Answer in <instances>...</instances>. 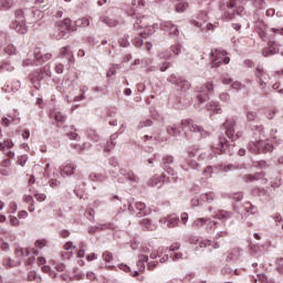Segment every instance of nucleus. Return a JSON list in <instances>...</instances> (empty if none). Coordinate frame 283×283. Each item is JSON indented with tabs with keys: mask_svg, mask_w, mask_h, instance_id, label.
<instances>
[{
	"mask_svg": "<svg viewBox=\"0 0 283 283\" xmlns=\"http://www.w3.org/2000/svg\"><path fill=\"white\" fill-rule=\"evenodd\" d=\"M209 222L207 218H198L191 223V229H200V227H205Z\"/></svg>",
	"mask_w": 283,
	"mask_h": 283,
	"instance_id": "obj_21",
	"label": "nucleus"
},
{
	"mask_svg": "<svg viewBox=\"0 0 283 283\" xmlns=\"http://www.w3.org/2000/svg\"><path fill=\"white\" fill-rule=\"evenodd\" d=\"M213 174V167L208 166L205 170H203V176H206V178H211Z\"/></svg>",
	"mask_w": 283,
	"mask_h": 283,
	"instance_id": "obj_50",
	"label": "nucleus"
},
{
	"mask_svg": "<svg viewBox=\"0 0 283 283\" xmlns=\"http://www.w3.org/2000/svg\"><path fill=\"white\" fill-rule=\"evenodd\" d=\"M25 19L28 23L33 25H41V19H43V11L36 10H18L15 11V20L12 24L13 30L18 32V34H27L28 33V25H25Z\"/></svg>",
	"mask_w": 283,
	"mask_h": 283,
	"instance_id": "obj_1",
	"label": "nucleus"
},
{
	"mask_svg": "<svg viewBox=\"0 0 283 283\" xmlns=\"http://www.w3.org/2000/svg\"><path fill=\"white\" fill-rule=\"evenodd\" d=\"M181 128L186 132H192L193 134H196L197 138H207V136H209V133L206 132L202 127L191 123L188 119L181 120Z\"/></svg>",
	"mask_w": 283,
	"mask_h": 283,
	"instance_id": "obj_8",
	"label": "nucleus"
},
{
	"mask_svg": "<svg viewBox=\"0 0 283 283\" xmlns=\"http://www.w3.org/2000/svg\"><path fill=\"white\" fill-rule=\"evenodd\" d=\"M60 54L70 59V56H72V51H70V48L64 46L61 49Z\"/></svg>",
	"mask_w": 283,
	"mask_h": 283,
	"instance_id": "obj_41",
	"label": "nucleus"
},
{
	"mask_svg": "<svg viewBox=\"0 0 283 283\" xmlns=\"http://www.w3.org/2000/svg\"><path fill=\"white\" fill-rule=\"evenodd\" d=\"M19 261H12V259H4L3 266H9V269H12V266H19Z\"/></svg>",
	"mask_w": 283,
	"mask_h": 283,
	"instance_id": "obj_33",
	"label": "nucleus"
},
{
	"mask_svg": "<svg viewBox=\"0 0 283 283\" xmlns=\"http://www.w3.org/2000/svg\"><path fill=\"white\" fill-rule=\"evenodd\" d=\"M213 94V82H206L201 86L197 87V98L199 103L209 101V96Z\"/></svg>",
	"mask_w": 283,
	"mask_h": 283,
	"instance_id": "obj_7",
	"label": "nucleus"
},
{
	"mask_svg": "<svg viewBox=\"0 0 283 283\" xmlns=\"http://www.w3.org/2000/svg\"><path fill=\"white\" fill-rule=\"evenodd\" d=\"M217 218H218L219 220H227V218H231V212L221 210V211H219V213L217 214Z\"/></svg>",
	"mask_w": 283,
	"mask_h": 283,
	"instance_id": "obj_35",
	"label": "nucleus"
},
{
	"mask_svg": "<svg viewBox=\"0 0 283 283\" xmlns=\"http://www.w3.org/2000/svg\"><path fill=\"white\" fill-rule=\"evenodd\" d=\"M75 28H87L90 25V19L88 18H80L74 21Z\"/></svg>",
	"mask_w": 283,
	"mask_h": 283,
	"instance_id": "obj_23",
	"label": "nucleus"
},
{
	"mask_svg": "<svg viewBox=\"0 0 283 283\" xmlns=\"http://www.w3.org/2000/svg\"><path fill=\"white\" fill-rule=\"evenodd\" d=\"M10 165H11L10 159H4L1 163V167H2L1 171H2L3 176H8V174H9L8 169L10 168Z\"/></svg>",
	"mask_w": 283,
	"mask_h": 283,
	"instance_id": "obj_27",
	"label": "nucleus"
},
{
	"mask_svg": "<svg viewBox=\"0 0 283 283\" xmlns=\"http://www.w3.org/2000/svg\"><path fill=\"white\" fill-rule=\"evenodd\" d=\"M172 25H174V24H172L171 22H169V21H164V22H161V24H160V29L164 30V32H169V31L171 30Z\"/></svg>",
	"mask_w": 283,
	"mask_h": 283,
	"instance_id": "obj_36",
	"label": "nucleus"
},
{
	"mask_svg": "<svg viewBox=\"0 0 283 283\" xmlns=\"http://www.w3.org/2000/svg\"><path fill=\"white\" fill-rule=\"evenodd\" d=\"M52 59L51 53H42L41 49H35L33 52V57H28L23 61V65H39V63H45V61H50Z\"/></svg>",
	"mask_w": 283,
	"mask_h": 283,
	"instance_id": "obj_6",
	"label": "nucleus"
},
{
	"mask_svg": "<svg viewBox=\"0 0 283 283\" xmlns=\"http://www.w3.org/2000/svg\"><path fill=\"white\" fill-rule=\"evenodd\" d=\"M59 28H64V30H69V32H76V24H74L70 18L60 22Z\"/></svg>",
	"mask_w": 283,
	"mask_h": 283,
	"instance_id": "obj_17",
	"label": "nucleus"
},
{
	"mask_svg": "<svg viewBox=\"0 0 283 283\" xmlns=\"http://www.w3.org/2000/svg\"><path fill=\"white\" fill-rule=\"evenodd\" d=\"M268 50H270V54H277L280 52V48H277V44H271Z\"/></svg>",
	"mask_w": 283,
	"mask_h": 283,
	"instance_id": "obj_52",
	"label": "nucleus"
},
{
	"mask_svg": "<svg viewBox=\"0 0 283 283\" xmlns=\"http://www.w3.org/2000/svg\"><path fill=\"white\" fill-rule=\"evenodd\" d=\"M176 84L181 88V90H189V87H191V84H189V82L185 81V80H177Z\"/></svg>",
	"mask_w": 283,
	"mask_h": 283,
	"instance_id": "obj_31",
	"label": "nucleus"
},
{
	"mask_svg": "<svg viewBox=\"0 0 283 283\" xmlns=\"http://www.w3.org/2000/svg\"><path fill=\"white\" fill-rule=\"evenodd\" d=\"M142 226L146 231H154L156 230V222L151 221L150 219L142 220Z\"/></svg>",
	"mask_w": 283,
	"mask_h": 283,
	"instance_id": "obj_20",
	"label": "nucleus"
},
{
	"mask_svg": "<svg viewBox=\"0 0 283 283\" xmlns=\"http://www.w3.org/2000/svg\"><path fill=\"white\" fill-rule=\"evenodd\" d=\"M216 28H218V24L208 23L206 27L202 24L201 30L203 32H210V30H216Z\"/></svg>",
	"mask_w": 283,
	"mask_h": 283,
	"instance_id": "obj_43",
	"label": "nucleus"
},
{
	"mask_svg": "<svg viewBox=\"0 0 283 283\" xmlns=\"http://www.w3.org/2000/svg\"><path fill=\"white\" fill-rule=\"evenodd\" d=\"M209 158H213V156H209L207 153H203L197 148H189L187 151L186 160L190 167H192V169H196L198 167V163L201 160H208Z\"/></svg>",
	"mask_w": 283,
	"mask_h": 283,
	"instance_id": "obj_4",
	"label": "nucleus"
},
{
	"mask_svg": "<svg viewBox=\"0 0 283 283\" xmlns=\"http://www.w3.org/2000/svg\"><path fill=\"white\" fill-rule=\"evenodd\" d=\"M156 266H158V261H150L147 263L148 271H154V269H156Z\"/></svg>",
	"mask_w": 283,
	"mask_h": 283,
	"instance_id": "obj_62",
	"label": "nucleus"
},
{
	"mask_svg": "<svg viewBox=\"0 0 283 283\" xmlns=\"http://www.w3.org/2000/svg\"><path fill=\"white\" fill-rule=\"evenodd\" d=\"M102 258H103L104 262L109 263V262H112V260H114V254H112V252H109V251H105L102 254Z\"/></svg>",
	"mask_w": 283,
	"mask_h": 283,
	"instance_id": "obj_34",
	"label": "nucleus"
},
{
	"mask_svg": "<svg viewBox=\"0 0 283 283\" xmlns=\"http://www.w3.org/2000/svg\"><path fill=\"white\" fill-rule=\"evenodd\" d=\"M76 167L73 164H64L61 166L60 171L61 176L65 178V176H73Z\"/></svg>",
	"mask_w": 283,
	"mask_h": 283,
	"instance_id": "obj_16",
	"label": "nucleus"
},
{
	"mask_svg": "<svg viewBox=\"0 0 283 283\" xmlns=\"http://www.w3.org/2000/svg\"><path fill=\"white\" fill-rule=\"evenodd\" d=\"M211 55V67H220V65H229L231 59L227 56V52L222 49H214L210 53Z\"/></svg>",
	"mask_w": 283,
	"mask_h": 283,
	"instance_id": "obj_5",
	"label": "nucleus"
},
{
	"mask_svg": "<svg viewBox=\"0 0 283 283\" xmlns=\"http://www.w3.org/2000/svg\"><path fill=\"white\" fill-rule=\"evenodd\" d=\"M17 255H22V258H28L30 255V250L28 248L18 249Z\"/></svg>",
	"mask_w": 283,
	"mask_h": 283,
	"instance_id": "obj_37",
	"label": "nucleus"
},
{
	"mask_svg": "<svg viewBox=\"0 0 283 283\" xmlns=\"http://www.w3.org/2000/svg\"><path fill=\"white\" fill-rule=\"evenodd\" d=\"M235 120L228 119L224 123L226 136L231 140L230 143L227 139H221L219 145L214 147L217 151L221 154H229L230 156L235 153V140L242 136V133L235 134Z\"/></svg>",
	"mask_w": 283,
	"mask_h": 283,
	"instance_id": "obj_2",
	"label": "nucleus"
},
{
	"mask_svg": "<svg viewBox=\"0 0 283 283\" xmlns=\"http://www.w3.org/2000/svg\"><path fill=\"white\" fill-rule=\"evenodd\" d=\"M104 23H106V25H108L109 28H115V25H118V21L114 20V19H109L106 18L103 20Z\"/></svg>",
	"mask_w": 283,
	"mask_h": 283,
	"instance_id": "obj_42",
	"label": "nucleus"
},
{
	"mask_svg": "<svg viewBox=\"0 0 283 283\" xmlns=\"http://www.w3.org/2000/svg\"><path fill=\"white\" fill-rule=\"evenodd\" d=\"M256 78H259V81H266V73H264V70L256 69Z\"/></svg>",
	"mask_w": 283,
	"mask_h": 283,
	"instance_id": "obj_40",
	"label": "nucleus"
},
{
	"mask_svg": "<svg viewBox=\"0 0 283 283\" xmlns=\"http://www.w3.org/2000/svg\"><path fill=\"white\" fill-rule=\"evenodd\" d=\"M48 196H45V193H35V199L38 200V202H45Z\"/></svg>",
	"mask_w": 283,
	"mask_h": 283,
	"instance_id": "obj_61",
	"label": "nucleus"
},
{
	"mask_svg": "<svg viewBox=\"0 0 283 283\" xmlns=\"http://www.w3.org/2000/svg\"><path fill=\"white\" fill-rule=\"evenodd\" d=\"M213 200H216V193L207 192L202 193L200 196V199H192L191 205L192 207H200V205H202L203 202H213Z\"/></svg>",
	"mask_w": 283,
	"mask_h": 283,
	"instance_id": "obj_14",
	"label": "nucleus"
},
{
	"mask_svg": "<svg viewBox=\"0 0 283 283\" xmlns=\"http://www.w3.org/2000/svg\"><path fill=\"white\" fill-rule=\"evenodd\" d=\"M266 30L268 28L264 24H261V28H259V34L263 41H266Z\"/></svg>",
	"mask_w": 283,
	"mask_h": 283,
	"instance_id": "obj_39",
	"label": "nucleus"
},
{
	"mask_svg": "<svg viewBox=\"0 0 283 283\" xmlns=\"http://www.w3.org/2000/svg\"><path fill=\"white\" fill-rule=\"evenodd\" d=\"M189 8V3L187 2H178L176 3V12H185Z\"/></svg>",
	"mask_w": 283,
	"mask_h": 283,
	"instance_id": "obj_32",
	"label": "nucleus"
},
{
	"mask_svg": "<svg viewBox=\"0 0 283 283\" xmlns=\"http://www.w3.org/2000/svg\"><path fill=\"white\" fill-rule=\"evenodd\" d=\"M46 245H48V241H45V239H40L35 241V247H38V249H44V247Z\"/></svg>",
	"mask_w": 283,
	"mask_h": 283,
	"instance_id": "obj_49",
	"label": "nucleus"
},
{
	"mask_svg": "<svg viewBox=\"0 0 283 283\" xmlns=\"http://www.w3.org/2000/svg\"><path fill=\"white\" fill-rule=\"evenodd\" d=\"M50 118H53V120H55L56 123H64L65 122V117L63 116V113H61L59 111H53L50 114Z\"/></svg>",
	"mask_w": 283,
	"mask_h": 283,
	"instance_id": "obj_22",
	"label": "nucleus"
},
{
	"mask_svg": "<svg viewBox=\"0 0 283 283\" xmlns=\"http://www.w3.org/2000/svg\"><path fill=\"white\" fill-rule=\"evenodd\" d=\"M209 112H213V114H222V108H220V104L212 102L208 106Z\"/></svg>",
	"mask_w": 283,
	"mask_h": 283,
	"instance_id": "obj_24",
	"label": "nucleus"
},
{
	"mask_svg": "<svg viewBox=\"0 0 283 283\" xmlns=\"http://www.w3.org/2000/svg\"><path fill=\"white\" fill-rule=\"evenodd\" d=\"M170 165H174V157L171 155L164 156L161 167L167 171L168 176H170L168 178H170L171 180H177L178 175L170 167Z\"/></svg>",
	"mask_w": 283,
	"mask_h": 283,
	"instance_id": "obj_11",
	"label": "nucleus"
},
{
	"mask_svg": "<svg viewBox=\"0 0 283 283\" xmlns=\"http://www.w3.org/2000/svg\"><path fill=\"white\" fill-rule=\"evenodd\" d=\"M64 249L65 251H71V253H74V251H76V247H74V243L72 242H66L64 244Z\"/></svg>",
	"mask_w": 283,
	"mask_h": 283,
	"instance_id": "obj_47",
	"label": "nucleus"
},
{
	"mask_svg": "<svg viewBox=\"0 0 283 283\" xmlns=\"http://www.w3.org/2000/svg\"><path fill=\"white\" fill-rule=\"evenodd\" d=\"M258 280L260 283H275V281L269 280L264 274H258Z\"/></svg>",
	"mask_w": 283,
	"mask_h": 283,
	"instance_id": "obj_38",
	"label": "nucleus"
},
{
	"mask_svg": "<svg viewBox=\"0 0 283 283\" xmlns=\"http://www.w3.org/2000/svg\"><path fill=\"white\" fill-rule=\"evenodd\" d=\"M198 20L193 21V25H196L197 28H202L203 23H206V21L209 20V15H207V11H201L198 15H197Z\"/></svg>",
	"mask_w": 283,
	"mask_h": 283,
	"instance_id": "obj_19",
	"label": "nucleus"
},
{
	"mask_svg": "<svg viewBox=\"0 0 283 283\" xmlns=\"http://www.w3.org/2000/svg\"><path fill=\"white\" fill-rule=\"evenodd\" d=\"M67 137L70 138V140H81V137L75 132L69 133Z\"/></svg>",
	"mask_w": 283,
	"mask_h": 283,
	"instance_id": "obj_60",
	"label": "nucleus"
},
{
	"mask_svg": "<svg viewBox=\"0 0 283 283\" xmlns=\"http://www.w3.org/2000/svg\"><path fill=\"white\" fill-rule=\"evenodd\" d=\"M133 8L134 12L130 13V15L133 17V19H136L135 28H138L136 25H140L143 30L142 32H139L140 36H151V34L156 32L158 24L147 25V19H140V12H143L145 8V0H133Z\"/></svg>",
	"mask_w": 283,
	"mask_h": 283,
	"instance_id": "obj_3",
	"label": "nucleus"
},
{
	"mask_svg": "<svg viewBox=\"0 0 283 283\" xmlns=\"http://www.w3.org/2000/svg\"><path fill=\"white\" fill-rule=\"evenodd\" d=\"M243 10L242 7L237 6L235 1H230L228 3V11L222 14L221 19H223V21H231V19H234L235 14H242Z\"/></svg>",
	"mask_w": 283,
	"mask_h": 283,
	"instance_id": "obj_10",
	"label": "nucleus"
},
{
	"mask_svg": "<svg viewBox=\"0 0 283 283\" xmlns=\"http://www.w3.org/2000/svg\"><path fill=\"white\" fill-rule=\"evenodd\" d=\"M54 39H56L57 41H61V39H63V36H65V31L63 30H57L53 33Z\"/></svg>",
	"mask_w": 283,
	"mask_h": 283,
	"instance_id": "obj_46",
	"label": "nucleus"
},
{
	"mask_svg": "<svg viewBox=\"0 0 283 283\" xmlns=\"http://www.w3.org/2000/svg\"><path fill=\"white\" fill-rule=\"evenodd\" d=\"M159 222L164 227H168V229H174L175 227H178V224L180 223V218L176 216L164 217L159 220Z\"/></svg>",
	"mask_w": 283,
	"mask_h": 283,
	"instance_id": "obj_15",
	"label": "nucleus"
},
{
	"mask_svg": "<svg viewBox=\"0 0 283 283\" xmlns=\"http://www.w3.org/2000/svg\"><path fill=\"white\" fill-rule=\"evenodd\" d=\"M129 211L136 213L137 218H143L147 216V206L144 202L137 201L135 203H129Z\"/></svg>",
	"mask_w": 283,
	"mask_h": 283,
	"instance_id": "obj_12",
	"label": "nucleus"
},
{
	"mask_svg": "<svg viewBox=\"0 0 283 283\" xmlns=\"http://www.w3.org/2000/svg\"><path fill=\"white\" fill-rule=\"evenodd\" d=\"M0 10H10V2L8 0L0 1Z\"/></svg>",
	"mask_w": 283,
	"mask_h": 283,
	"instance_id": "obj_54",
	"label": "nucleus"
},
{
	"mask_svg": "<svg viewBox=\"0 0 283 283\" xmlns=\"http://www.w3.org/2000/svg\"><path fill=\"white\" fill-rule=\"evenodd\" d=\"M168 32H169V34H171V36H178V34H180L178 27H176L175 24H172V27L170 28V31H168Z\"/></svg>",
	"mask_w": 283,
	"mask_h": 283,
	"instance_id": "obj_53",
	"label": "nucleus"
},
{
	"mask_svg": "<svg viewBox=\"0 0 283 283\" xmlns=\"http://www.w3.org/2000/svg\"><path fill=\"white\" fill-rule=\"evenodd\" d=\"M220 101H222V103H227L228 101H230L231 96H229V93H221L219 95Z\"/></svg>",
	"mask_w": 283,
	"mask_h": 283,
	"instance_id": "obj_59",
	"label": "nucleus"
},
{
	"mask_svg": "<svg viewBox=\"0 0 283 283\" xmlns=\"http://www.w3.org/2000/svg\"><path fill=\"white\" fill-rule=\"evenodd\" d=\"M28 280H30V282H36V283L42 282L41 276L36 275V272L34 271L29 272Z\"/></svg>",
	"mask_w": 283,
	"mask_h": 283,
	"instance_id": "obj_28",
	"label": "nucleus"
},
{
	"mask_svg": "<svg viewBox=\"0 0 283 283\" xmlns=\"http://www.w3.org/2000/svg\"><path fill=\"white\" fill-rule=\"evenodd\" d=\"M170 52H172V54H175V56H178V54H180V52H181L180 44L171 45Z\"/></svg>",
	"mask_w": 283,
	"mask_h": 283,
	"instance_id": "obj_45",
	"label": "nucleus"
},
{
	"mask_svg": "<svg viewBox=\"0 0 283 283\" xmlns=\"http://www.w3.org/2000/svg\"><path fill=\"white\" fill-rule=\"evenodd\" d=\"M90 180H92L93 182H96V181L103 182V180H105V176L92 172L90 175Z\"/></svg>",
	"mask_w": 283,
	"mask_h": 283,
	"instance_id": "obj_29",
	"label": "nucleus"
},
{
	"mask_svg": "<svg viewBox=\"0 0 283 283\" xmlns=\"http://www.w3.org/2000/svg\"><path fill=\"white\" fill-rule=\"evenodd\" d=\"M249 149L252 154H262L273 151V145L269 144V142L259 140L255 143L249 144Z\"/></svg>",
	"mask_w": 283,
	"mask_h": 283,
	"instance_id": "obj_9",
	"label": "nucleus"
},
{
	"mask_svg": "<svg viewBox=\"0 0 283 283\" xmlns=\"http://www.w3.org/2000/svg\"><path fill=\"white\" fill-rule=\"evenodd\" d=\"M276 269H277L279 273H283V259L277 260Z\"/></svg>",
	"mask_w": 283,
	"mask_h": 283,
	"instance_id": "obj_64",
	"label": "nucleus"
},
{
	"mask_svg": "<svg viewBox=\"0 0 283 283\" xmlns=\"http://www.w3.org/2000/svg\"><path fill=\"white\" fill-rule=\"evenodd\" d=\"M17 209H18L17 202H11L9 205V213H17Z\"/></svg>",
	"mask_w": 283,
	"mask_h": 283,
	"instance_id": "obj_63",
	"label": "nucleus"
},
{
	"mask_svg": "<svg viewBox=\"0 0 283 283\" xmlns=\"http://www.w3.org/2000/svg\"><path fill=\"white\" fill-rule=\"evenodd\" d=\"M233 78H231L229 75H223L222 76V84L223 85H232Z\"/></svg>",
	"mask_w": 283,
	"mask_h": 283,
	"instance_id": "obj_51",
	"label": "nucleus"
},
{
	"mask_svg": "<svg viewBox=\"0 0 283 283\" xmlns=\"http://www.w3.org/2000/svg\"><path fill=\"white\" fill-rule=\"evenodd\" d=\"M25 163H28V155H21L18 157V165L25 167Z\"/></svg>",
	"mask_w": 283,
	"mask_h": 283,
	"instance_id": "obj_44",
	"label": "nucleus"
},
{
	"mask_svg": "<svg viewBox=\"0 0 283 283\" xmlns=\"http://www.w3.org/2000/svg\"><path fill=\"white\" fill-rule=\"evenodd\" d=\"M50 187H52V189H56V187H61V181L56 180V179H51L49 181Z\"/></svg>",
	"mask_w": 283,
	"mask_h": 283,
	"instance_id": "obj_58",
	"label": "nucleus"
},
{
	"mask_svg": "<svg viewBox=\"0 0 283 283\" xmlns=\"http://www.w3.org/2000/svg\"><path fill=\"white\" fill-rule=\"evenodd\" d=\"M149 253H151V250L149 249V247H144L142 248V253L138 256V261H137V269L138 271H145V262H147V260H149Z\"/></svg>",
	"mask_w": 283,
	"mask_h": 283,
	"instance_id": "obj_13",
	"label": "nucleus"
},
{
	"mask_svg": "<svg viewBox=\"0 0 283 283\" xmlns=\"http://www.w3.org/2000/svg\"><path fill=\"white\" fill-rule=\"evenodd\" d=\"M153 122L150 119H146L139 123V128L143 129V127H151Z\"/></svg>",
	"mask_w": 283,
	"mask_h": 283,
	"instance_id": "obj_57",
	"label": "nucleus"
},
{
	"mask_svg": "<svg viewBox=\"0 0 283 283\" xmlns=\"http://www.w3.org/2000/svg\"><path fill=\"white\" fill-rule=\"evenodd\" d=\"M247 118H248V120L253 122L258 118V114L255 112H248Z\"/></svg>",
	"mask_w": 283,
	"mask_h": 283,
	"instance_id": "obj_56",
	"label": "nucleus"
},
{
	"mask_svg": "<svg viewBox=\"0 0 283 283\" xmlns=\"http://www.w3.org/2000/svg\"><path fill=\"white\" fill-rule=\"evenodd\" d=\"M88 139L92 140L93 143H98V140H101V136H98V133H96V130H90Z\"/></svg>",
	"mask_w": 283,
	"mask_h": 283,
	"instance_id": "obj_30",
	"label": "nucleus"
},
{
	"mask_svg": "<svg viewBox=\"0 0 283 283\" xmlns=\"http://www.w3.org/2000/svg\"><path fill=\"white\" fill-rule=\"evenodd\" d=\"M165 182V175H155L153 178L149 179L148 185L149 187H160Z\"/></svg>",
	"mask_w": 283,
	"mask_h": 283,
	"instance_id": "obj_18",
	"label": "nucleus"
},
{
	"mask_svg": "<svg viewBox=\"0 0 283 283\" xmlns=\"http://www.w3.org/2000/svg\"><path fill=\"white\" fill-rule=\"evenodd\" d=\"M9 220H10L11 227H19V218H17L14 216H10Z\"/></svg>",
	"mask_w": 283,
	"mask_h": 283,
	"instance_id": "obj_55",
	"label": "nucleus"
},
{
	"mask_svg": "<svg viewBox=\"0 0 283 283\" xmlns=\"http://www.w3.org/2000/svg\"><path fill=\"white\" fill-rule=\"evenodd\" d=\"M45 262H46L45 258H43V256L38 258V265L42 266L41 269H42L43 273H50V266L43 265V264H45Z\"/></svg>",
	"mask_w": 283,
	"mask_h": 283,
	"instance_id": "obj_26",
	"label": "nucleus"
},
{
	"mask_svg": "<svg viewBox=\"0 0 283 283\" xmlns=\"http://www.w3.org/2000/svg\"><path fill=\"white\" fill-rule=\"evenodd\" d=\"M166 132L169 136H180V128H177L176 125L168 126Z\"/></svg>",
	"mask_w": 283,
	"mask_h": 283,
	"instance_id": "obj_25",
	"label": "nucleus"
},
{
	"mask_svg": "<svg viewBox=\"0 0 283 283\" xmlns=\"http://www.w3.org/2000/svg\"><path fill=\"white\" fill-rule=\"evenodd\" d=\"M4 52L7 54H17V48H14V45L9 44L6 49Z\"/></svg>",
	"mask_w": 283,
	"mask_h": 283,
	"instance_id": "obj_48",
	"label": "nucleus"
}]
</instances>
